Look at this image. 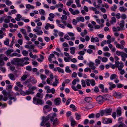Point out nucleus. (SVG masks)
Wrapping results in <instances>:
<instances>
[{"mask_svg": "<svg viewBox=\"0 0 127 127\" xmlns=\"http://www.w3.org/2000/svg\"><path fill=\"white\" fill-rule=\"evenodd\" d=\"M116 21V18L115 17H112L111 18V20L110 22L112 24L115 23Z\"/></svg>", "mask_w": 127, "mask_h": 127, "instance_id": "40", "label": "nucleus"}, {"mask_svg": "<svg viewBox=\"0 0 127 127\" xmlns=\"http://www.w3.org/2000/svg\"><path fill=\"white\" fill-rule=\"evenodd\" d=\"M111 96L109 95L105 94L103 96V100L104 101L105 100H109V98H110Z\"/></svg>", "mask_w": 127, "mask_h": 127, "instance_id": "15", "label": "nucleus"}, {"mask_svg": "<svg viewBox=\"0 0 127 127\" xmlns=\"http://www.w3.org/2000/svg\"><path fill=\"white\" fill-rule=\"evenodd\" d=\"M70 108H72L74 111H76V108L74 105L72 104L70 105Z\"/></svg>", "mask_w": 127, "mask_h": 127, "instance_id": "58", "label": "nucleus"}, {"mask_svg": "<svg viewBox=\"0 0 127 127\" xmlns=\"http://www.w3.org/2000/svg\"><path fill=\"white\" fill-rule=\"evenodd\" d=\"M33 102L36 105H42L44 103V102L42 100L35 97L33 98Z\"/></svg>", "mask_w": 127, "mask_h": 127, "instance_id": "2", "label": "nucleus"}, {"mask_svg": "<svg viewBox=\"0 0 127 127\" xmlns=\"http://www.w3.org/2000/svg\"><path fill=\"white\" fill-rule=\"evenodd\" d=\"M5 3L7 5L9 6L11 5L12 3L11 1L7 0L6 1Z\"/></svg>", "mask_w": 127, "mask_h": 127, "instance_id": "55", "label": "nucleus"}, {"mask_svg": "<svg viewBox=\"0 0 127 127\" xmlns=\"http://www.w3.org/2000/svg\"><path fill=\"white\" fill-rule=\"evenodd\" d=\"M70 49L71 50L70 53L72 54H74L75 53L76 48L75 47H71L70 48Z\"/></svg>", "mask_w": 127, "mask_h": 127, "instance_id": "31", "label": "nucleus"}, {"mask_svg": "<svg viewBox=\"0 0 127 127\" xmlns=\"http://www.w3.org/2000/svg\"><path fill=\"white\" fill-rule=\"evenodd\" d=\"M116 46L117 48H120L121 49H123L124 48L123 46L119 44H116Z\"/></svg>", "mask_w": 127, "mask_h": 127, "instance_id": "36", "label": "nucleus"}, {"mask_svg": "<svg viewBox=\"0 0 127 127\" xmlns=\"http://www.w3.org/2000/svg\"><path fill=\"white\" fill-rule=\"evenodd\" d=\"M69 10L70 12L73 15H76L80 13V11L78 10H74L72 8H70Z\"/></svg>", "mask_w": 127, "mask_h": 127, "instance_id": "4", "label": "nucleus"}, {"mask_svg": "<svg viewBox=\"0 0 127 127\" xmlns=\"http://www.w3.org/2000/svg\"><path fill=\"white\" fill-rule=\"evenodd\" d=\"M117 8V6L115 4L113 5V7L111 8V10L112 11H115Z\"/></svg>", "mask_w": 127, "mask_h": 127, "instance_id": "44", "label": "nucleus"}, {"mask_svg": "<svg viewBox=\"0 0 127 127\" xmlns=\"http://www.w3.org/2000/svg\"><path fill=\"white\" fill-rule=\"evenodd\" d=\"M99 90L98 87L96 86L95 87L94 90L95 92L96 93H98L99 92Z\"/></svg>", "mask_w": 127, "mask_h": 127, "instance_id": "57", "label": "nucleus"}, {"mask_svg": "<svg viewBox=\"0 0 127 127\" xmlns=\"http://www.w3.org/2000/svg\"><path fill=\"white\" fill-rule=\"evenodd\" d=\"M123 52H120L119 51L117 50L116 51V54L118 56H121V55L123 53Z\"/></svg>", "mask_w": 127, "mask_h": 127, "instance_id": "54", "label": "nucleus"}, {"mask_svg": "<svg viewBox=\"0 0 127 127\" xmlns=\"http://www.w3.org/2000/svg\"><path fill=\"white\" fill-rule=\"evenodd\" d=\"M76 19L78 22L79 21H81L82 22H84V19L83 17H77L76 18Z\"/></svg>", "mask_w": 127, "mask_h": 127, "instance_id": "27", "label": "nucleus"}, {"mask_svg": "<svg viewBox=\"0 0 127 127\" xmlns=\"http://www.w3.org/2000/svg\"><path fill=\"white\" fill-rule=\"evenodd\" d=\"M49 119L51 122H52L54 118L56 117L57 114L55 113H54L53 114H49Z\"/></svg>", "mask_w": 127, "mask_h": 127, "instance_id": "7", "label": "nucleus"}, {"mask_svg": "<svg viewBox=\"0 0 127 127\" xmlns=\"http://www.w3.org/2000/svg\"><path fill=\"white\" fill-rule=\"evenodd\" d=\"M20 31L22 32V33L24 34V35H27V34L26 33V30L25 29H21L20 30Z\"/></svg>", "mask_w": 127, "mask_h": 127, "instance_id": "42", "label": "nucleus"}, {"mask_svg": "<svg viewBox=\"0 0 127 127\" xmlns=\"http://www.w3.org/2000/svg\"><path fill=\"white\" fill-rule=\"evenodd\" d=\"M25 92L22 91L20 92V94L22 95H29L30 94L29 91L28 90H26Z\"/></svg>", "mask_w": 127, "mask_h": 127, "instance_id": "16", "label": "nucleus"}, {"mask_svg": "<svg viewBox=\"0 0 127 127\" xmlns=\"http://www.w3.org/2000/svg\"><path fill=\"white\" fill-rule=\"evenodd\" d=\"M119 9L121 12H124L126 11L127 9L123 6H121L119 8Z\"/></svg>", "mask_w": 127, "mask_h": 127, "instance_id": "21", "label": "nucleus"}, {"mask_svg": "<svg viewBox=\"0 0 127 127\" xmlns=\"http://www.w3.org/2000/svg\"><path fill=\"white\" fill-rule=\"evenodd\" d=\"M115 63L116 64V67L118 68L119 70H121L122 69V68L124 67L123 63L120 62L119 61H115Z\"/></svg>", "mask_w": 127, "mask_h": 127, "instance_id": "3", "label": "nucleus"}, {"mask_svg": "<svg viewBox=\"0 0 127 127\" xmlns=\"http://www.w3.org/2000/svg\"><path fill=\"white\" fill-rule=\"evenodd\" d=\"M45 109H48V110H47L48 112H49L50 111L51 109L52 108L51 107H50L48 105H45L43 108V110H44Z\"/></svg>", "mask_w": 127, "mask_h": 127, "instance_id": "26", "label": "nucleus"}, {"mask_svg": "<svg viewBox=\"0 0 127 127\" xmlns=\"http://www.w3.org/2000/svg\"><path fill=\"white\" fill-rule=\"evenodd\" d=\"M121 18L122 20H124L127 18V16L125 14H122L121 15Z\"/></svg>", "mask_w": 127, "mask_h": 127, "instance_id": "49", "label": "nucleus"}, {"mask_svg": "<svg viewBox=\"0 0 127 127\" xmlns=\"http://www.w3.org/2000/svg\"><path fill=\"white\" fill-rule=\"evenodd\" d=\"M71 57V56L69 57H68L67 58L64 57V61L66 62H69V60L70 59Z\"/></svg>", "mask_w": 127, "mask_h": 127, "instance_id": "56", "label": "nucleus"}, {"mask_svg": "<svg viewBox=\"0 0 127 127\" xmlns=\"http://www.w3.org/2000/svg\"><path fill=\"white\" fill-rule=\"evenodd\" d=\"M115 94L116 97L117 98H120L122 95L121 93H116Z\"/></svg>", "mask_w": 127, "mask_h": 127, "instance_id": "45", "label": "nucleus"}, {"mask_svg": "<svg viewBox=\"0 0 127 127\" xmlns=\"http://www.w3.org/2000/svg\"><path fill=\"white\" fill-rule=\"evenodd\" d=\"M124 86V85L119 83H118L117 85V87L118 88H120Z\"/></svg>", "mask_w": 127, "mask_h": 127, "instance_id": "63", "label": "nucleus"}, {"mask_svg": "<svg viewBox=\"0 0 127 127\" xmlns=\"http://www.w3.org/2000/svg\"><path fill=\"white\" fill-rule=\"evenodd\" d=\"M65 71L67 73H69L71 72V71L69 69V67L67 66L65 67Z\"/></svg>", "mask_w": 127, "mask_h": 127, "instance_id": "46", "label": "nucleus"}, {"mask_svg": "<svg viewBox=\"0 0 127 127\" xmlns=\"http://www.w3.org/2000/svg\"><path fill=\"white\" fill-rule=\"evenodd\" d=\"M22 53L24 56H26L28 55V52L27 51L24 50L22 51Z\"/></svg>", "mask_w": 127, "mask_h": 127, "instance_id": "37", "label": "nucleus"}, {"mask_svg": "<svg viewBox=\"0 0 127 127\" xmlns=\"http://www.w3.org/2000/svg\"><path fill=\"white\" fill-rule=\"evenodd\" d=\"M117 114V116L118 117L121 116V111L120 109H117L116 110Z\"/></svg>", "mask_w": 127, "mask_h": 127, "instance_id": "35", "label": "nucleus"}, {"mask_svg": "<svg viewBox=\"0 0 127 127\" xmlns=\"http://www.w3.org/2000/svg\"><path fill=\"white\" fill-rule=\"evenodd\" d=\"M93 107V106L91 104H89L87 106L84 107V108L87 110H89Z\"/></svg>", "mask_w": 127, "mask_h": 127, "instance_id": "32", "label": "nucleus"}, {"mask_svg": "<svg viewBox=\"0 0 127 127\" xmlns=\"http://www.w3.org/2000/svg\"><path fill=\"white\" fill-rule=\"evenodd\" d=\"M120 23L119 24L120 27L121 28H122L124 27V20H122L120 21Z\"/></svg>", "mask_w": 127, "mask_h": 127, "instance_id": "29", "label": "nucleus"}, {"mask_svg": "<svg viewBox=\"0 0 127 127\" xmlns=\"http://www.w3.org/2000/svg\"><path fill=\"white\" fill-rule=\"evenodd\" d=\"M2 58H4L3 59L5 61H7L8 59V58L6 57L5 55L4 54H0V59H2Z\"/></svg>", "mask_w": 127, "mask_h": 127, "instance_id": "24", "label": "nucleus"}, {"mask_svg": "<svg viewBox=\"0 0 127 127\" xmlns=\"http://www.w3.org/2000/svg\"><path fill=\"white\" fill-rule=\"evenodd\" d=\"M73 1L72 0H69V1L67 2L66 3V5L68 6H70L71 4L73 3Z\"/></svg>", "mask_w": 127, "mask_h": 127, "instance_id": "60", "label": "nucleus"}, {"mask_svg": "<svg viewBox=\"0 0 127 127\" xmlns=\"http://www.w3.org/2000/svg\"><path fill=\"white\" fill-rule=\"evenodd\" d=\"M43 94L42 93H38L35 97H37L41 99H42L43 97Z\"/></svg>", "mask_w": 127, "mask_h": 127, "instance_id": "18", "label": "nucleus"}, {"mask_svg": "<svg viewBox=\"0 0 127 127\" xmlns=\"http://www.w3.org/2000/svg\"><path fill=\"white\" fill-rule=\"evenodd\" d=\"M13 51V49H10L7 50L5 53V54L7 55L8 56H10L12 52Z\"/></svg>", "mask_w": 127, "mask_h": 127, "instance_id": "17", "label": "nucleus"}, {"mask_svg": "<svg viewBox=\"0 0 127 127\" xmlns=\"http://www.w3.org/2000/svg\"><path fill=\"white\" fill-rule=\"evenodd\" d=\"M118 78V76L116 74H112L110 76V79L111 80Z\"/></svg>", "mask_w": 127, "mask_h": 127, "instance_id": "19", "label": "nucleus"}, {"mask_svg": "<svg viewBox=\"0 0 127 127\" xmlns=\"http://www.w3.org/2000/svg\"><path fill=\"white\" fill-rule=\"evenodd\" d=\"M75 115L77 120H79L80 119L81 116L79 115L78 113H76Z\"/></svg>", "mask_w": 127, "mask_h": 127, "instance_id": "50", "label": "nucleus"}, {"mask_svg": "<svg viewBox=\"0 0 127 127\" xmlns=\"http://www.w3.org/2000/svg\"><path fill=\"white\" fill-rule=\"evenodd\" d=\"M96 99L97 102L99 104L102 103L104 101L103 96L101 95L98 96Z\"/></svg>", "mask_w": 127, "mask_h": 127, "instance_id": "5", "label": "nucleus"}, {"mask_svg": "<svg viewBox=\"0 0 127 127\" xmlns=\"http://www.w3.org/2000/svg\"><path fill=\"white\" fill-rule=\"evenodd\" d=\"M94 65L95 64L94 63H90L89 65V66L92 69L94 70L96 68V67Z\"/></svg>", "mask_w": 127, "mask_h": 127, "instance_id": "20", "label": "nucleus"}, {"mask_svg": "<svg viewBox=\"0 0 127 127\" xmlns=\"http://www.w3.org/2000/svg\"><path fill=\"white\" fill-rule=\"evenodd\" d=\"M112 120L109 118H105L102 120V122L104 124H108L112 122Z\"/></svg>", "mask_w": 127, "mask_h": 127, "instance_id": "6", "label": "nucleus"}, {"mask_svg": "<svg viewBox=\"0 0 127 127\" xmlns=\"http://www.w3.org/2000/svg\"><path fill=\"white\" fill-rule=\"evenodd\" d=\"M95 62L96 63V66H97L98 64L100 63V61L98 59H96L95 60Z\"/></svg>", "mask_w": 127, "mask_h": 127, "instance_id": "53", "label": "nucleus"}, {"mask_svg": "<svg viewBox=\"0 0 127 127\" xmlns=\"http://www.w3.org/2000/svg\"><path fill=\"white\" fill-rule=\"evenodd\" d=\"M108 84L109 86V89L110 90H112L113 89L116 88V85L114 84H113V83L110 82Z\"/></svg>", "mask_w": 127, "mask_h": 127, "instance_id": "11", "label": "nucleus"}, {"mask_svg": "<svg viewBox=\"0 0 127 127\" xmlns=\"http://www.w3.org/2000/svg\"><path fill=\"white\" fill-rule=\"evenodd\" d=\"M51 79L49 78H47L46 80V82L47 83L50 85H52V83H51Z\"/></svg>", "mask_w": 127, "mask_h": 127, "instance_id": "59", "label": "nucleus"}, {"mask_svg": "<svg viewBox=\"0 0 127 127\" xmlns=\"http://www.w3.org/2000/svg\"><path fill=\"white\" fill-rule=\"evenodd\" d=\"M112 111V109L111 108L106 109L105 110V114L106 115H110L111 114V112Z\"/></svg>", "mask_w": 127, "mask_h": 127, "instance_id": "13", "label": "nucleus"}, {"mask_svg": "<svg viewBox=\"0 0 127 127\" xmlns=\"http://www.w3.org/2000/svg\"><path fill=\"white\" fill-rule=\"evenodd\" d=\"M40 77L42 81H43L45 80L47 78V76L45 75L41 74Z\"/></svg>", "mask_w": 127, "mask_h": 127, "instance_id": "34", "label": "nucleus"}, {"mask_svg": "<svg viewBox=\"0 0 127 127\" xmlns=\"http://www.w3.org/2000/svg\"><path fill=\"white\" fill-rule=\"evenodd\" d=\"M12 96L10 95V94H8V97L9 98V99L11 100H13L14 101H15L17 100V98L14 97H12Z\"/></svg>", "mask_w": 127, "mask_h": 127, "instance_id": "25", "label": "nucleus"}, {"mask_svg": "<svg viewBox=\"0 0 127 127\" xmlns=\"http://www.w3.org/2000/svg\"><path fill=\"white\" fill-rule=\"evenodd\" d=\"M42 119H43V121L45 122V123L47 122L49 120V118L48 115L46 117H45L44 116H43L42 117Z\"/></svg>", "mask_w": 127, "mask_h": 127, "instance_id": "23", "label": "nucleus"}, {"mask_svg": "<svg viewBox=\"0 0 127 127\" xmlns=\"http://www.w3.org/2000/svg\"><path fill=\"white\" fill-rule=\"evenodd\" d=\"M61 102V99L60 98H55L54 100L55 105L58 106L59 105Z\"/></svg>", "mask_w": 127, "mask_h": 127, "instance_id": "10", "label": "nucleus"}, {"mask_svg": "<svg viewBox=\"0 0 127 127\" xmlns=\"http://www.w3.org/2000/svg\"><path fill=\"white\" fill-rule=\"evenodd\" d=\"M49 27L50 29H53L54 28V26L53 24H50L49 23H47L45 26V28L46 30H47L48 29Z\"/></svg>", "mask_w": 127, "mask_h": 127, "instance_id": "8", "label": "nucleus"}, {"mask_svg": "<svg viewBox=\"0 0 127 127\" xmlns=\"http://www.w3.org/2000/svg\"><path fill=\"white\" fill-rule=\"evenodd\" d=\"M55 81L53 82L52 85L53 86H56L57 84L59 83V81L58 80V77L57 76H55Z\"/></svg>", "mask_w": 127, "mask_h": 127, "instance_id": "12", "label": "nucleus"}, {"mask_svg": "<svg viewBox=\"0 0 127 127\" xmlns=\"http://www.w3.org/2000/svg\"><path fill=\"white\" fill-rule=\"evenodd\" d=\"M81 84L83 87H85L86 86V84L85 81L84 80L82 79L81 80Z\"/></svg>", "mask_w": 127, "mask_h": 127, "instance_id": "48", "label": "nucleus"}, {"mask_svg": "<svg viewBox=\"0 0 127 127\" xmlns=\"http://www.w3.org/2000/svg\"><path fill=\"white\" fill-rule=\"evenodd\" d=\"M43 33V32L41 30H38L36 33V34L38 35H42Z\"/></svg>", "mask_w": 127, "mask_h": 127, "instance_id": "61", "label": "nucleus"}, {"mask_svg": "<svg viewBox=\"0 0 127 127\" xmlns=\"http://www.w3.org/2000/svg\"><path fill=\"white\" fill-rule=\"evenodd\" d=\"M50 126V124L49 122H47L44 125V127H49Z\"/></svg>", "mask_w": 127, "mask_h": 127, "instance_id": "64", "label": "nucleus"}, {"mask_svg": "<svg viewBox=\"0 0 127 127\" xmlns=\"http://www.w3.org/2000/svg\"><path fill=\"white\" fill-rule=\"evenodd\" d=\"M9 41L10 40L9 39L6 38V40L4 42V44L7 46L9 45Z\"/></svg>", "mask_w": 127, "mask_h": 127, "instance_id": "38", "label": "nucleus"}, {"mask_svg": "<svg viewBox=\"0 0 127 127\" xmlns=\"http://www.w3.org/2000/svg\"><path fill=\"white\" fill-rule=\"evenodd\" d=\"M90 84L92 86H94L95 85V82L94 79H92L90 80Z\"/></svg>", "mask_w": 127, "mask_h": 127, "instance_id": "41", "label": "nucleus"}, {"mask_svg": "<svg viewBox=\"0 0 127 127\" xmlns=\"http://www.w3.org/2000/svg\"><path fill=\"white\" fill-rule=\"evenodd\" d=\"M29 55L31 58H33L34 59H35L36 58H37L38 57V56L36 55H34L31 52L29 53Z\"/></svg>", "mask_w": 127, "mask_h": 127, "instance_id": "28", "label": "nucleus"}, {"mask_svg": "<svg viewBox=\"0 0 127 127\" xmlns=\"http://www.w3.org/2000/svg\"><path fill=\"white\" fill-rule=\"evenodd\" d=\"M85 81L86 82V83L87 86H90V80L89 79H86L85 80Z\"/></svg>", "mask_w": 127, "mask_h": 127, "instance_id": "39", "label": "nucleus"}, {"mask_svg": "<svg viewBox=\"0 0 127 127\" xmlns=\"http://www.w3.org/2000/svg\"><path fill=\"white\" fill-rule=\"evenodd\" d=\"M32 64L34 66L36 67L38 66V63L36 61H33L32 62Z\"/></svg>", "mask_w": 127, "mask_h": 127, "instance_id": "62", "label": "nucleus"}, {"mask_svg": "<svg viewBox=\"0 0 127 127\" xmlns=\"http://www.w3.org/2000/svg\"><path fill=\"white\" fill-rule=\"evenodd\" d=\"M2 93L4 96H7L8 95V94L5 90H3L2 91Z\"/></svg>", "mask_w": 127, "mask_h": 127, "instance_id": "47", "label": "nucleus"}, {"mask_svg": "<svg viewBox=\"0 0 127 127\" xmlns=\"http://www.w3.org/2000/svg\"><path fill=\"white\" fill-rule=\"evenodd\" d=\"M31 82L33 84H35L37 82V80L35 78H33L32 79H31Z\"/></svg>", "mask_w": 127, "mask_h": 127, "instance_id": "43", "label": "nucleus"}, {"mask_svg": "<svg viewBox=\"0 0 127 127\" xmlns=\"http://www.w3.org/2000/svg\"><path fill=\"white\" fill-rule=\"evenodd\" d=\"M122 58V60L123 61L126 60V59L127 57V54L123 52L121 55Z\"/></svg>", "mask_w": 127, "mask_h": 127, "instance_id": "14", "label": "nucleus"}, {"mask_svg": "<svg viewBox=\"0 0 127 127\" xmlns=\"http://www.w3.org/2000/svg\"><path fill=\"white\" fill-rule=\"evenodd\" d=\"M24 60L23 58H14L11 62V64L17 66L23 67L24 66Z\"/></svg>", "mask_w": 127, "mask_h": 127, "instance_id": "1", "label": "nucleus"}, {"mask_svg": "<svg viewBox=\"0 0 127 127\" xmlns=\"http://www.w3.org/2000/svg\"><path fill=\"white\" fill-rule=\"evenodd\" d=\"M36 89V87L35 86H33L31 88H29L28 89V91H29L30 94L32 95L34 94L35 92L33 91Z\"/></svg>", "mask_w": 127, "mask_h": 127, "instance_id": "9", "label": "nucleus"}, {"mask_svg": "<svg viewBox=\"0 0 127 127\" xmlns=\"http://www.w3.org/2000/svg\"><path fill=\"white\" fill-rule=\"evenodd\" d=\"M8 77L12 80H15V76L12 74L11 73L9 74L8 75Z\"/></svg>", "mask_w": 127, "mask_h": 127, "instance_id": "22", "label": "nucleus"}, {"mask_svg": "<svg viewBox=\"0 0 127 127\" xmlns=\"http://www.w3.org/2000/svg\"><path fill=\"white\" fill-rule=\"evenodd\" d=\"M16 56H17L18 57H19L21 56V55L20 54H18L17 53H14L11 54L10 55L11 57H13Z\"/></svg>", "mask_w": 127, "mask_h": 127, "instance_id": "30", "label": "nucleus"}, {"mask_svg": "<svg viewBox=\"0 0 127 127\" xmlns=\"http://www.w3.org/2000/svg\"><path fill=\"white\" fill-rule=\"evenodd\" d=\"M57 70L58 72L59 73H64V70L59 67H57Z\"/></svg>", "mask_w": 127, "mask_h": 127, "instance_id": "33", "label": "nucleus"}, {"mask_svg": "<svg viewBox=\"0 0 127 127\" xmlns=\"http://www.w3.org/2000/svg\"><path fill=\"white\" fill-rule=\"evenodd\" d=\"M39 12L40 14L43 15H44L45 13L44 10L42 9L39 10Z\"/></svg>", "mask_w": 127, "mask_h": 127, "instance_id": "51", "label": "nucleus"}, {"mask_svg": "<svg viewBox=\"0 0 127 127\" xmlns=\"http://www.w3.org/2000/svg\"><path fill=\"white\" fill-rule=\"evenodd\" d=\"M91 98L89 97H86L84 98V100L86 102H90L91 100Z\"/></svg>", "mask_w": 127, "mask_h": 127, "instance_id": "52", "label": "nucleus"}]
</instances>
